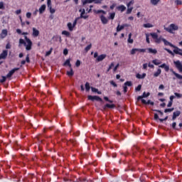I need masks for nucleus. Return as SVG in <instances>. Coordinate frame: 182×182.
I'll use <instances>...</instances> for the list:
<instances>
[{
    "instance_id": "obj_1",
    "label": "nucleus",
    "mask_w": 182,
    "mask_h": 182,
    "mask_svg": "<svg viewBox=\"0 0 182 182\" xmlns=\"http://www.w3.org/2000/svg\"><path fill=\"white\" fill-rule=\"evenodd\" d=\"M24 38L25 40L22 38L19 39V45H24L27 50H31V49H32V41H31L26 36H24Z\"/></svg>"
},
{
    "instance_id": "obj_2",
    "label": "nucleus",
    "mask_w": 182,
    "mask_h": 182,
    "mask_svg": "<svg viewBox=\"0 0 182 182\" xmlns=\"http://www.w3.org/2000/svg\"><path fill=\"white\" fill-rule=\"evenodd\" d=\"M162 42H164L165 46H171V48H174L173 53H176V55H180V56H182V53H180L181 48H178V47L173 45V43L168 42L166 38H162Z\"/></svg>"
},
{
    "instance_id": "obj_3",
    "label": "nucleus",
    "mask_w": 182,
    "mask_h": 182,
    "mask_svg": "<svg viewBox=\"0 0 182 182\" xmlns=\"http://www.w3.org/2000/svg\"><path fill=\"white\" fill-rule=\"evenodd\" d=\"M164 30L168 33H174V31H178V26L171 23L168 27H164Z\"/></svg>"
},
{
    "instance_id": "obj_4",
    "label": "nucleus",
    "mask_w": 182,
    "mask_h": 182,
    "mask_svg": "<svg viewBox=\"0 0 182 182\" xmlns=\"http://www.w3.org/2000/svg\"><path fill=\"white\" fill-rule=\"evenodd\" d=\"M87 99L88 100H91V102H103V100L97 95H88Z\"/></svg>"
},
{
    "instance_id": "obj_5",
    "label": "nucleus",
    "mask_w": 182,
    "mask_h": 182,
    "mask_svg": "<svg viewBox=\"0 0 182 182\" xmlns=\"http://www.w3.org/2000/svg\"><path fill=\"white\" fill-rule=\"evenodd\" d=\"M136 52L144 53L146 52V48H132L130 51V53L131 55H136Z\"/></svg>"
},
{
    "instance_id": "obj_6",
    "label": "nucleus",
    "mask_w": 182,
    "mask_h": 182,
    "mask_svg": "<svg viewBox=\"0 0 182 182\" xmlns=\"http://www.w3.org/2000/svg\"><path fill=\"white\" fill-rule=\"evenodd\" d=\"M79 12H81L80 18L82 19H87V18H89V15H85V14H86V10L85 9H80Z\"/></svg>"
},
{
    "instance_id": "obj_7",
    "label": "nucleus",
    "mask_w": 182,
    "mask_h": 182,
    "mask_svg": "<svg viewBox=\"0 0 182 182\" xmlns=\"http://www.w3.org/2000/svg\"><path fill=\"white\" fill-rule=\"evenodd\" d=\"M176 69H178V70H179V72H182V63L181 62H180V60H176L173 62Z\"/></svg>"
},
{
    "instance_id": "obj_8",
    "label": "nucleus",
    "mask_w": 182,
    "mask_h": 182,
    "mask_svg": "<svg viewBox=\"0 0 182 182\" xmlns=\"http://www.w3.org/2000/svg\"><path fill=\"white\" fill-rule=\"evenodd\" d=\"M149 96H150V92H144L143 94H142V95L138 96L137 100H138V102H139V100L141 101V100H143L144 98L149 97Z\"/></svg>"
},
{
    "instance_id": "obj_9",
    "label": "nucleus",
    "mask_w": 182,
    "mask_h": 182,
    "mask_svg": "<svg viewBox=\"0 0 182 182\" xmlns=\"http://www.w3.org/2000/svg\"><path fill=\"white\" fill-rule=\"evenodd\" d=\"M19 70V68H15L12 70H11L9 73L6 75V77H12V75L14 73H15L16 71Z\"/></svg>"
},
{
    "instance_id": "obj_10",
    "label": "nucleus",
    "mask_w": 182,
    "mask_h": 182,
    "mask_svg": "<svg viewBox=\"0 0 182 182\" xmlns=\"http://www.w3.org/2000/svg\"><path fill=\"white\" fill-rule=\"evenodd\" d=\"M168 119V116H166L164 119L159 118V114H154V120H159L161 123H163L164 122H166Z\"/></svg>"
},
{
    "instance_id": "obj_11",
    "label": "nucleus",
    "mask_w": 182,
    "mask_h": 182,
    "mask_svg": "<svg viewBox=\"0 0 182 182\" xmlns=\"http://www.w3.org/2000/svg\"><path fill=\"white\" fill-rule=\"evenodd\" d=\"M8 36V30L7 29H3L1 31V33H0V38L1 39H5Z\"/></svg>"
},
{
    "instance_id": "obj_12",
    "label": "nucleus",
    "mask_w": 182,
    "mask_h": 182,
    "mask_svg": "<svg viewBox=\"0 0 182 182\" xmlns=\"http://www.w3.org/2000/svg\"><path fill=\"white\" fill-rule=\"evenodd\" d=\"M6 56H8V51L6 50H4L0 54V60L1 59H6Z\"/></svg>"
},
{
    "instance_id": "obj_13",
    "label": "nucleus",
    "mask_w": 182,
    "mask_h": 182,
    "mask_svg": "<svg viewBox=\"0 0 182 182\" xmlns=\"http://www.w3.org/2000/svg\"><path fill=\"white\" fill-rule=\"evenodd\" d=\"M39 30L36 29V28L33 27V33H32V36L34 37V38H38V36H39Z\"/></svg>"
},
{
    "instance_id": "obj_14",
    "label": "nucleus",
    "mask_w": 182,
    "mask_h": 182,
    "mask_svg": "<svg viewBox=\"0 0 182 182\" xmlns=\"http://www.w3.org/2000/svg\"><path fill=\"white\" fill-rule=\"evenodd\" d=\"M100 18L101 22H102V23H103V25H106L107 23V22H109V20H107L106 16H105L104 15H101Z\"/></svg>"
},
{
    "instance_id": "obj_15",
    "label": "nucleus",
    "mask_w": 182,
    "mask_h": 182,
    "mask_svg": "<svg viewBox=\"0 0 182 182\" xmlns=\"http://www.w3.org/2000/svg\"><path fill=\"white\" fill-rule=\"evenodd\" d=\"M106 54H102L100 55H99L97 59H96V62H102V60H104V59H106Z\"/></svg>"
},
{
    "instance_id": "obj_16",
    "label": "nucleus",
    "mask_w": 182,
    "mask_h": 182,
    "mask_svg": "<svg viewBox=\"0 0 182 182\" xmlns=\"http://www.w3.org/2000/svg\"><path fill=\"white\" fill-rule=\"evenodd\" d=\"M180 114H181V112H180V111L174 112L173 113L172 120H176V119H177V117H178V116H180Z\"/></svg>"
},
{
    "instance_id": "obj_17",
    "label": "nucleus",
    "mask_w": 182,
    "mask_h": 182,
    "mask_svg": "<svg viewBox=\"0 0 182 182\" xmlns=\"http://www.w3.org/2000/svg\"><path fill=\"white\" fill-rule=\"evenodd\" d=\"M141 103H143V105H151V106H154V102H151V100H148L146 101V100H141Z\"/></svg>"
},
{
    "instance_id": "obj_18",
    "label": "nucleus",
    "mask_w": 182,
    "mask_h": 182,
    "mask_svg": "<svg viewBox=\"0 0 182 182\" xmlns=\"http://www.w3.org/2000/svg\"><path fill=\"white\" fill-rule=\"evenodd\" d=\"M114 107H116V105L114 104H106L105 106H104V109H114Z\"/></svg>"
},
{
    "instance_id": "obj_19",
    "label": "nucleus",
    "mask_w": 182,
    "mask_h": 182,
    "mask_svg": "<svg viewBox=\"0 0 182 182\" xmlns=\"http://www.w3.org/2000/svg\"><path fill=\"white\" fill-rule=\"evenodd\" d=\"M146 50H148V53H153V55H156L157 53V50L151 48H149L146 49Z\"/></svg>"
},
{
    "instance_id": "obj_20",
    "label": "nucleus",
    "mask_w": 182,
    "mask_h": 182,
    "mask_svg": "<svg viewBox=\"0 0 182 182\" xmlns=\"http://www.w3.org/2000/svg\"><path fill=\"white\" fill-rule=\"evenodd\" d=\"M63 66H68L69 68H72V64L70 63V58L67 59L65 62L63 64Z\"/></svg>"
},
{
    "instance_id": "obj_21",
    "label": "nucleus",
    "mask_w": 182,
    "mask_h": 182,
    "mask_svg": "<svg viewBox=\"0 0 182 182\" xmlns=\"http://www.w3.org/2000/svg\"><path fill=\"white\" fill-rule=\"evenodd\" d=\"M46 11V5L43 4L40 8H39V14H43Z\"/></svg>"
},
{
    "instance_id": "obj_22",
    "label": "nucleus",
    "mask_w": 182,
    "mask_h": 182,
    "mask_svg": "<svg viewBox=\"0 0 182 182\" xmlns=\"http://www.w3.org/2000/svg\"><path fill=\"white\" fill-rule=\"evenodd\" d=\"M159 68H162L163 69H165L166 72H168V70H170V67H168V65H166V63H164V64L159 65Z\"/></svg>"
},
{
    "instance_id": "obj_23",
    "label": "nucleus",
    "mask_w": 182,
    "mask_h": 182,
    "mask_svg": "<svg viewBox=\"0 0 182 182\" xmlns=\"http://www.w3.org/2000/svg\"><path fill=\"white\" fill-rule=\"evenodd\" d=\"M117 11H120V12H124L126 11V7L124 5H120L117 7Z\"/></svg>"
},
{
    "instance_id": "obj_24",
    "label": "nucleus",
    "mask_w": 182,
    "mask_h": 182,
    "mask_svg": "<svg viewBox=\"0 0 182 182\" xmlns=\"http://www.w3.org/2000/svg\"><path fill=\"white\" fill-rule=\"evenodd\" d=\"M146 74L145 73H144L142 75H141L140 73H137L136 75V77L137 79H144V77H146Z\"/></svg>"
},
{
    "instance_id": "obj_25",
    "label": "nucleus",
    "mask_w": 182,
    "mask_h": 182,
    "mask_svg": "<svg viewBox=\"0 0 182 182\" xmlns=\"http://www.w3.org/2000/svg\"><path fill=\"white\" fill-rule=\"evenodd\" d=\"M70 68V70L67 71L66 74H67V76L72 77V76H73L75 75V72H73V68Z\"/></svg>"
},
{
    "instance_id": "obj_26",
    "label": "nucleus",
    "mask_w": 182,
    "mask_h": 182,
    "mask_svg": "<svg viewBox=\"0 0 182 182\" xmlns=\"http://www.w3.org/2000/svg\"><path fill=\"white\" fill-rule=\"evenodd\" d=\"M172 73L173 75H174V76H176V77H177V79H179L180 80H182V75L176 73L174 70H172Z\"/></svg>"
},
{
    "instance_id": "obj_27",
    "label": "nucleus",
    "mask_w": 182,
    "mask_h": 182,
    "mask_svg": "<svg viewBox=\"0 0 182 182\" xmlns=\"http://www.w3.org/2000/svg\"><path fill=\"white\" fill-rule=\"evenodd\" d=\"M161 75V69L159 68L156 73H154V77H159Z\"/></svg>"
},
{
    "instance_id": "obj_28",
    "label": "nucleus",
    "mask_w": 182,
    "mask_h": 182,
    "mask_svg": "<svg viewBox=\"0 0 182 182\" xmlns=\"http://www.w3.org/2000/svg\"><path fill=\"white\" fill-rule=\"evenodd\" d=\"M92 92L94 93H97V95H102V92L99 91L97 88H95L93 87H91Z\"/></svg>"
},
{
    "instance_id": "obj_29",
    "label": "nucleus",
    "mask_w": 182,
    "mask_h": 182,
    "mask_svg": "<svg viewBox=\"0 0 182 182\" xmlns=\"http://www.w3.org/2000/svg\"><path fill=\"white\" fill-rule=\"evenodd\" d=\"M152 63H154V65H156V66H159V65L161 64V62L157 59H155L152 60Z\"/></svg>"
},
{
    "instance_id": "obj_30",
    "label": "nucleus",
    "mask_w": 182,
    "mask_h": 182,
    "mask_svg": "<svg viewBox=\"0 0 182 182\" xmlns=\"http://www.w3.org/2000/svg\"><path fill=\"white\" fill-rule=\"evenodd\" d=\"M67 26L69 31H70L71 32L72 31H73V28H75V26H73V24H72V23H68Z\"/></svg>"
},
{
    "instance_id": "obj_31",
    "label": "nucleus",
    "mask_w": 182,
    "mask_h": 182,
    "mask_svg": "<svg viewBox=\"0 0 182 182\" xmlns=\"http://www.w3.org/2000/svg\"><path fill=\"white\" fill-rule=\"evenodd\" d=\"M149 36H151V38H153L155 39V40H156L157 38H159V35H157V33H151L149 34Z\"/></svg>"
},
{
    "instance_id": "obj_32",
    "label": "nucleus",
    "mask_w": 182,
    "mask_h": 182,
    "mask_svg": "<svg viewBox=\"0 0 182 182\" xmlns=\"http://www.w3.org/2000/svg\"><path fill=\"white\" fill-rule=\"evenodd\" d=\"M62 35H65L67 38H69V36H70V33L68 31H63Z\"/></svg>"
},
{
    "instance_id": "obj_33",
    "label": "nucleus",
    "mask_w": 182,
    "mask_h": 182,
    "mask_svg": "<svg viewBox=\"0 0 182 182\" xmlns=\"http://www.w3.org/2000/svg\"><path fill=\"white\" fill-rule=\"evenodd\" d=\"M114 16H116V13L113 12V13H111L109 14V16L108 17V19H114Z\"/></svg>"
},
{
    "instance_id": "obj_34",
    "label": "nucleus",
    "mask_w": 182,
    "mask_h": 182,
    "mask_svg": "<svg viewBox=\"0 0 182 182\" xmlns=\"http://www.w3.org/2000/svg\"><path fill=\"white\" fill-rule=\"evenodd\" d=\"M122 29H124V26L118 25L117 27V32H120V31H122Z\"/></svg>"
},
{
    "instance_id": "obj_35",
    "label": "nucleus",
    "mask_w": 182,
    "mask_h": 182,
    "mask_svg": "<svg viewBox=\"0 0 182 182\" xmlns=\"http://www.w3.org/2000/svg\"><path fill=\"white\" fill-rule=\"evenodd\" d=\"M124 85L127 86H127L128 87L133 86V83L132 82V81H127L124 82Z\"/></svg>"
},
{
    "instance_id": "obj_36",
    "label": "nucleus",
    "mask_w": 182,
    "mask_h": 182,
    "mask_svg": "<svg viewBox=\"0 0 182 182\" xmlns=\"http://www.w3.org/2000/svg\"><path fill=\"white\" fill-rule=\"evenodd\" d=\"M143 26L144 28H153V25L150 23H144Z\"/></svg>"
},
{
    "instance_id": "obj_37",
    "label": "nucleus",
    "mask_w": 182,
    "mask_h": 182,
    "mask_svg": "<svg viewBox=\"0 0 182 182\" xmlns=\"http://www.w3.org/2000/svg\"><path fill=\"white\" fill-rule=\"evenodd\" d=\"M85 90L87 92H89V90H90V84L87 82L85 83Z\"/></svg>"
},
{
    "instance_id": "obj_38",
    "label": "nucleus",
    "mask_w": 182,
    "mask_h": 182,
    "mask_svg": "<svg viewBox=\"0 0 182 182\" xmlns=\"http://www.w3.org/2000/svg\"><path fill=\"white\" fill-rule=\"evenodd\" d=\"M134 41L132 39V33L129 34L128 43H133Z\"/></svg>"
},
{
    "instance_id": "obj_39",
    "label": "nucleus",
    "mask_w": 182,
    "mask_h": 182,
    "mask_svg": "<svg viewBox=\"0 0 182 182\" xmlns=\"http://www.w3.org/2000/svg\"><path fill=\"white\" fill-rule=\"evenodd\" d=\"M47 6L49 9L52 8V1L51 0H47Z\"/></svg>"
},
{
    "instance_id": "obj_40",
    "label": "nucleus",
    "mask_w": 182,
    "mask_h": 182,
    "mask_svg": "<svg viewBox=\"0 0 182 182\" xmlns=\"http://www.w3.org/2000/svg\"><path fill=\"white\" fill-rule=\"evenodd\" d=\"M93 3V0H85L82 1L83 5H86V4H92Z\"/></svg>"
},
{
    "instance_id": "obj_41",
    "label": "nucleus",
    "mask_w": 182,
    "mask_h": 182,
    "mask_svg": "<svg viewBox=\"0 0 182 182\" xmlns=\"http://www.w3.org/2000/svg\"><path fill=\"white\" fill-rule=\"evenodd\" d=\"M174 110V108H168L164 109V113H170Z\"/></svg>"
},
{
    "instance_id": "obj_42",
    "label": "nucleus",
    "mask_w": 182,
    "mask_h": 182,
    "mask_svg": "<svg viewBox=\"0 0 182 182\" xmlns=\"http://www.w3.org/2000/svg\"><path fill=\"white\" fill-rule=\"evenodd\" d=\"M164 50H166V52H168V53H169L170 55H171V56H174V53H173V51H171L170 49L168 48H164Z\"/></svg>"
},
{
    "instance_id": "obj_43",
    "label": "nucleus",
    "mask_w": 182,
    "mask_h": 182,
    "mask_svg": "<svg viewBox=\"0 0 182 182\" xmlns=\"http://www.w3.org/2000/svg\"><path fill=\"white\" fill-rule=\"evenodd\" d=\"M163 38L161 37H157V38L155 40V42L156 43H161V41H163Z\"/></svg>"
},
{
    "instance_id": "obj_44",
    "label": "nucleus",
    "mask_w": 182,
    "mask_h": 182,
    "mask_svg": "<svg viewBox=\"0 0 182 182\" xmlns=\"http://www.w3.org/2000/svg\"><path fill=\"white\" fill-rule=\"evenodd\" d=\"M150 34L149 33H146V43H150Z\"/></svg>"
},
{
    "instance_id": "obj_45",
    "label": "nucleus",
    "mask_w": 182,
    "mask_h": 182,
    "mask_svg": "<svg viewBox=\"0 0 182 182\" xmlns=\"http://www.w3.org/2000/svg\"><path fill=\"white\" fill-rule=\"evenodd\" d=\"M92 49V43H90V45L87 46L85 48V52H89V50Z\"/></svg>"
},
{
    "instance_id": "obj_46",
    "label": "nucleus",
    "mask_w": 182,
    "mask_h": 182,
    "mask_svg": "<svg viewBox=\"0 0 182 182\" xmlns=\"http://www.w3.org/2000/svg\"><path fill=\"white\" fill-rule=\"evenodd\" d=\"M159 1L160 0H151V4L152 5H157V4H159Z\"/></svg>"
},
{
    "instance_id": "obj_47",
    "label": "nucleus",
    "mask_w": 182,
    "mask_h": 182,
    "mask_svg": "<svg viewBox=\"0 0 182 182\" xmlns=\"http://www.w3.org/2000/svg\"><path fill=\"white\" fill-rule=\"evenodd\" d=\"M2 79L0 80V83H4V82H6V76H1Z\"/></svg>"
},
{
    "instance_id": "obj_48",
    "label": "nucleus",
    "mask_w": 182,
    "mask_h": 182,
    "mask_svg": "<svg viewBox=\"0 0 182 182\" xmlns=\"http://www.w3.org/2000/svg\"><path fill=\"white\" fill-rule=\"evenodd\" d=\"M53 50V48H51L50 49V50H48V51H47L46 53V56H49L51 53H52V51Z\"/></svg>"
},
{
    "instance_id": "obj_49",
    "label": "nucleus",
    "mask_w": 182,
    "mask_h": 182,
    "mask_svg": "<svg viewBox=\"0 0 182 182\" xmlns=\"http://www.w3.org/2000/svg\"><path fill=\"white\" fill-rule=\"evenodd\" d=\"M132 11H133V7H130V8L128 7V9L127 10V15L132 14Z\"/></svg>"
},
{
    "instance_id": "obj_50",
    "label": "nucleus",
    "mask_w": 182,
    "mask_h": 182,
    "mask_svg": "<svg viewBox=\"0 0 182 182\" xmlns=\"http://www.w3.org/2000/svg\"><path fill=\"white\" fill-rule=\"evenodd\" d=\"M109 83H110V85L114 86V87H117V84L116 82H114V81L111 80V81H109Z\"/></svg>"
},
{
    "instance_id": "obj_51",
    "label": "nucleus",
    "mask_w": 182,
    "mask_h": 182,
    "mask_svg": "<svg viewBox=\"0 0 182 182\" xmlns=\"http://www.w3.org/2000/svg\"><path fill=\"white\" fill-rule=\"evenodd\" d=\"M154 112H157V113L160 114L161 116H163V114H164V113H163V112H161V110L160 109H153Z\"/></svg>"
},
{
    "instance_id": "obj_52",
    "label": "nucleus",
    "mask_w": 182,
    "mask_h": 182,
    "mask_svg": "<svg viewBox=\"0 0 182 182\" xmlns=\"http://www.w3.org/2000/svg\"><path fill=\"white\" fill-rule=\"evenodd\" d=\"M174 95L176 97H178V99H181V97H182V94H180L178 92H175Z\"/></svg>"
},
{
    "instance_id": "obj_53",
    "label": "nucleus",
    "mask_w": 182,
    "mask_h": 182,
    "mask_svg": "<svg viewBox=\"0 0 182 182\" xmlns=\"http://www.w3.org/2000/svg\"><path fill=\"white\" fill-rule=\"evenodd\" d=\"M96 14H103L104 15H106V11H105L104 10H97L96 11Z\"/></svg>"
},
{
    "instance_id": "obj_54",
    "label": "nucleus",
    "mask_w": 182,
    "mask_h": 182,
    "mask_svg": "<svg viewBox=\"0 0 182 182\" xmlns=\"http://www.w3.org/2000/svg\"><path fill=\"white\" fill-rule=\"evenodd\" d=\"M136 92H140L141 90V85H139L136 88H135Z\"/></svg>"
},
{
    "instance_id": "obj_55",
    "label": "nucleus",
    "mask_w": 182,
    "mask_h": 182,
    "mask_svg": "<svg viewBox=\"0 0 182 182\" xmlns=\"http://www.w3.org/2000/svg\"><path fill=\"white\" fill-rule=\"evenodd\" d=\"M75 66L77 68H79V66H80V60H77V61L75 63Z\"/></svg>"
},
{
    "instance_id": "obj_56",
    "label": "nucleus",
    "mask_w": 182,
    "mask_h": 182,
    "mask_svg": "<svg viewBox=\"0 0 182 182\" xmlns=\"http://www.w3.org/2000/svg\"><path fill=\"white\" fill-rule=\"evenodd\" d=\"M11 47L12 46L11 45V43H7L6 45V49H11Z\"/></svg>"
},
{
    "instance_id": "obj_57",
    "label": "nucleus",
    "mask_w": 182,
    "mask_h": 182,
    "mask_svg": "<svg viewBox=\"0 0 182 182\" xmlns=\"http://www.w3.org/2000/svg\"><path fill=\"white\" fill-rule=\"evenodd\" d=\"M26 18L30 19L31 16H32V13H31V12L26 13Z\"/></svg>"
},
{
    "instance_id": "obj_58",
    "label": "nucleus",
    "mask_w": 182,
    "mask_h": 182,
    "mask_svg": "<svg viewBox=\"0 0 182 182\" xmlns=\"http://www.w3.org/2000/svg\"><path fill=\"white\" fill-rule=\"evenodd\" d=\"M68 53H69V50H68V48H65L63 50V55L66 56V55H68Z\"/></svg>"
},
{
    "instance_id": "obj_59",
    "label": "nucleus",
    "mask_w": 182,
    "mask_h": 182,
    "mask_svg": "<svg viewBox=\"0 0 182 182\" xmlns=\"http://www.w3.org/2000/svg\"><path fill=\"white\" fill-rule=\"evenodd\" d=\"M93 1V2H94V4H102V1H103V0H92Z\"/></svg>"
},
{
    "instance_id": "obj_60",
    "label": "nucleus",
    "mask_w": 182,
    "mask_h": 182,
    "mask_svg": "<svg viewBox=\"0 0 182 182\" xmlns=\"http://www.w3.org/2000/svg\"><path fill=\"white\" fill-rule=\"evenodd\" d=\"M26 62H27V63H31V60L29 59V54H28L26 55Z\"/></svg>"
},
{
    "instance_id": "obj_61",
    "label": "nucleus",
    "mask_w": 182,
    "mask_h": 182,
    "mask_svg": "<svg viewBox=\"0 0 182 182\" xmlns=\"http://www.w3.org/2000/svg\"><path fill=\"white\" fill-rule=\"evenodd\" d=\"M0 9H5V6H4V2H0Z\"/></svg>"
},
{
    "instance_id": "obj_62",
    "label": "nucleus",
    "mask_w": 182,
    "mask_h": 182,
    "mask_svg": "<svg viewBox=\"0 0 182 182\" xmlns=\"http://www.w3.org/2000/svg\"><path fill=\"white\" fill-rule=\"evenodd\" d=\"M175 4H176V5H181L182 1L181 0H176Z\"/></svg>"
},
{
    "instance_id": "obj_63",
    "label": "nucleus",
    "mask_w": 182,
    "mask_h": 182,
    "mask_svg": "<svg viewBox=\"0 0 182 182\" xmlns=\"http://www.w3.org/2000/svg\"><path fill=\"white\" fill-rule=\"evenodd\" d=\"M49 9H50V14H55V12H56V10H55V9H53L52 7Z\"/></svg>"
},
{
    "instance_id": "obj_64",
    "label": "nucleus",
    "mask_w": 182,
    "mask_h": 182,
    "mask_svg": "<svg viewBox=\"0 0 182 182\" xmlns=\"http://www.w3.org/2000/svg\"><path fill=\"white\" fill-rule=\"evenodd\" d=\"M123 89H124V93H127V87L126 85H124Z\"/></svg>"
}]
</instances>
